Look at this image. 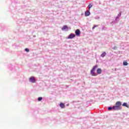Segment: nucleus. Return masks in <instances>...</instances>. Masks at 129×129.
I'll list each match as a JSON object with an SVG mask.
<instances>
[{
  "label": "nucleus",
  "mask_w": 129,
  "mask_h": 129,
  "mask_svg": "<svg viewBox=\"0 0 129 129\" xmlns=\"http://www.w3.org/2000/svg\"><path fill=\"white\" fill-rule=\"evenodd\" d=\"M121 102L120 101H117L115 103V105L113 106V110H119L121 109Z\"/></svg>",
  "instance_id": "1"
},
{
  "label": "nucleus",
  "mask_w": 129,
  "mask_h": 129,
  "mask_svg": "<svg viewBox=\"0 0 129 129\" xmlns=\"http://www.w3.org/2000/svg\"><path fill=\"white\" fill-rule=\"evenodd\" d=\"M30 82H32V83H35L36 82V80L35 79V77H31L29 78Z\"/></svg>",
  "instance_id": "2"
},
{
  "label": "nucleus",
  "mask_w": 129,
  "mask_h": 129,
  "mask_svg": "<svg viewBox=\"0 0 129 129\" xmlns=\"http://www.w3.org/2000/svg\"><path fill=\"white\" fill-rule=\"evenodd\" d=\"M76 35L74 34L71 33L70 34L67 39H73V38H75Z\"/></svg>",
  "instance_id": "3"
},
{
  "label": "nucleus",
  "mask_w": 129,
  "mask_h": 129,
  "mask_svg": "<svg viewBox=\"0 0 129 129\" xmlns=\"http://www.w3.org/2000/svg\"><path fill=\"white\" fill-rule=\"evenodd\" d=\"M91 75H92V76H96L97 75H96V74H95V71H92V70H91Z\"/></svg>",
  "instance_id": "4"
},
{
  "label": "nucleus",
  "mask_w": 129,
  "mask_h": 129,
  "mask_svg": "<svg viewBox=\"0 0 129 129\" xmlns=\"http://www.w3.org/2000/svg\"><path fill=\"white\" fill-rule=\"evenodd\" d=\"M75 33L76 36H79L80 35V30L79 29H77L75 31Z\"/></svg>",
  "instance_id": "5"
},
{
  "label": "nucleus",
  "mask_w": 129,
  "mask_h": 129,
  "mask_svg": "<svg viewBox=\"0 0 129 129\" xmlns=\"http://www.w3.org/2000/svg\"><path fill=\"white\" fill-rule=\"evenodd\" d=\"M102 73V70H101V69L100 68L97 69V73L98 74H101Z\"/></svg>",
  "instance_id": "6"
},
{
  "label": "nucleus",
  "mask_w": 129,
  "mask_h": 129,
  "mask_svg": "<svg viewBox=\"0 0 129 129\" xmlns=\"http://www.w3.org/2000/svg\"><path fill=\"white\" fill-rule=\"evenodd\" d=\"M62 31H64L65 30H68V26L67 25L63 26L61 28Z\"/></svg>",
  "instance_id": "7"
},
{
  "label": "nucleus",
  "mask_w": 129,
  "mask_h": 129,
  "mask_svg": "<svg viewBox=\"0 0 129 129\" xmlns=\"http://www.w3.org/2000/svg\"><path fill=\"white\" fill-rule=\"evenodd\" d=\"M85 15L86 17H88V16H89L90 15V12H89V11L85 12Z\"/></svg>",
  "instance_id": "8"
},
{
  "label": "nucleus",
  "mask_w": 129,
  "mask_h": 129,
  "mask_svg": "<svg viewBox=\"0 0 129 129\" xmlns=\"http://www.w3.org/2000/svg\"><path fill=\"white\" fill-rule=\"evenodd\" d=\"M98 67V66L97 65L94 66L93 67L92 70L93 71H95V70L97 69V68Z\"/></svg>",
  "instance_id": "9"
},
{
  "label": "nucleus",
  "mask_w": 129,
  "mask_h": 129,
  "mask_svg": "<svg viewBox=\"0 0 129 129\" xmlns=\"http://www.w3.org/2000/svg\"><path fill=\"white\" fill-rule=\"evenodd\" d=\"M59 106L60 107H61V108H64V107H65V104H64L63 103H60L59 104Z\"/></svg>",
  "instance_id": "10"
},
{
  "label": "nucleus",
  "mask_w": 129,
  "mask_h": 129,
  "mask_svg": "<svg viewBox=\"0 0 129 129\" xmlns=\"http://www.w3.org/2000/svg\"><path fill=\"white\" fill-rule=\"evenodd\" d=\"M105 56H106V53L105 52H103V53H102L101 54V56L103 57H105Z\"/></svg>",
  "instance_id": "11"
},
{
  "label": "nucleus",
  "mask_w": 129,
  "mask_h": 129,
  "mask_svg": "<svg viewBox=\"0 0 129 129\" xmlns=\"http://www.w3.org/2000/svg\"><path fill=\"white\" fill-rule=\"evenodd\" d=\"M123 65L124 66H127V62L126 60H124L123 62Z\"/></svg>",
  "instance_id": "12"
},
{
  "label": "nucleus",
  "mask_w": 129,
  "mask_h": 129,
  "mask_svg": "<svg viewBox=\"0 0 129 129\" xmlns=\"http://www.w3.org/2000/svg\"><path fill=\"white\" fill-rule=\"evenodd\" d=\"M123 106H125L126 107H128V105H127V103H123L122 104Z\"/></svg>",
  "instance_id": "13"
},
{
  "label": "nucleus",
  "mask_w": 129,
  "mask_h": 129,
  "mask_svg": "<svg viewBox=\"0 0 129 129\" xmlns=\"http://www.w3.org/2000/svg\"><path fill=\"white\" fill-rule=\"evenodd\" d=\"M112 109H113V107H109L108 108V110H109V111L112 110Z\"/></svg>",
  "instance_id": "14"
},
{
  "label": "nucleus",
  "mask_w": 129,
  "mask_h": 129,
  "mask_svg": "<svg viewBox=\"0 0 129 129\" xmlns=\"http://www.w3.org/2000/svg\"><path fill=\"white\" fill-rule=\"evenodd\" d=\"M97 27H98V25H94V26L92 28V29L94 30V29H95V28H97Z\"/></svg>",
  "instance_id": "15"
},
{
  "label": "nucleus",
  "mask_w": 129,
  "mask_h": 129,
  "mask_svg": "<svg viewBox=\"0 0 129 129\" xmlns=\"http://www.w3.org/2000/svg\"><path fill=\"white\" fill-rule=\"evenodd\" d=\"M91 8H92V5L90 4L89 5V11H90V9H91Z\"/></svg>",
  "instance_id": "16"
},
{
  "label": "nucleus",
  "mask_w": 129,
  "mask_h": 129,
  "mask_svg": "<svg viewBox=\"0 0 129 129\" xmlns=\"http://www.w3.org/2000/svg\"><path fill=\"white\" fill-rule=\"evenodd\" d=\"M42 99H43V98H42V97H39L38 98V101H41V100H42Z\"/></svg>",
  "instance_id": "17"
},
{
  "label": "nucleus",
  "mask_w": 129,
  "mask_h": 129,
  "mask_svg": "<svg viewBox=\"0 0 129 129\" xmlns=\"http://www.w3.org/2000/svg\"><path fill=\"white\" fill-rule=\"evenodd\" d=\"M25 51H26V52H30V50H29V49H28V48H26Z\"/></svg>",
  "instance_id": "18"
},
{
  "label": "nucleus",
  "mask_w": 129,
  "mask_h": 129,
  "mask_svg": "<svg viewBox=\"0 0 129 129\" xmlns=\"http://www.w3.org/2000/svg\"><path fill=\"white\" fill-rule=\"evenodd\" d=\"M118 17H120V16H121V12H120L118 14Z\"/></svg>",
  "instance_id": "19"
}]
</instances>
